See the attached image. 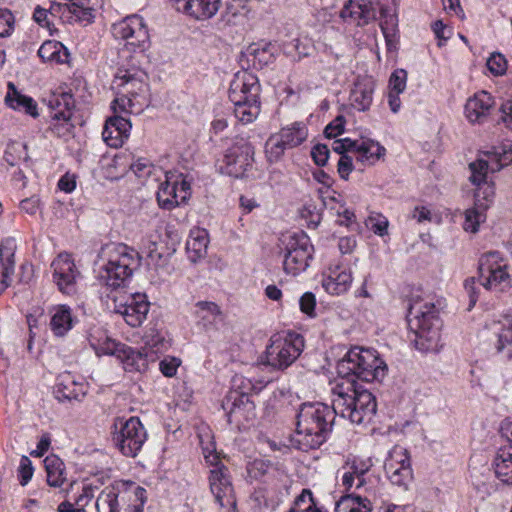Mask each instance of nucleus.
<instances>
[{
	"label": "nucleus",
	"mask_w": 512,
	"mask_h": 512,
	"mask_svg": "<svg viewBox=\"0 0 512 512\" xmlns=\"http://www.w3.org/2000/svg\"><path fill=\"white\" fill-rule=\"evenodd\" d=\"M333 393L332 408L323 403L301 406L297 417L296 441L303 448H316L322 444L335 415L362 424L369 422L376 413L377 404L372 393L357 389L349 380L336 382Z\"/></svg>",
	"instance_id": "obj_1"
},
{
	"label": "nucleus",
	"mask_w": 512,
	"mask_h": 512,
	"mask_svg": "<svg viewBox=\"0 0 512 512\" xmlns=\"http://www.w3.org/2000/svg\"><path fill=\"white\" fill-rule=\"evenodd\" d=\"M111 32L116 39L126 41L127 50L134 52L130 59L131 64L118 69L114 83L123 89V93L135 97L146 88L147 74L140 64L141 59L145 58V50L149 47L147 26L141 16L133 14L114 23Z\"/></svg>",
	"instance_id": "obj_2"
},
{
	"label": "nucleus",
	"mask_w": 512,
	"mask_h": 512,
	"mask_svg": "<svg viewBox=\"0 0 512 512\" xmlns=\"http://www.w3.org/2000/svg\"><path fill=\"white\" fill-rule=\"evenodd\" d=\"M261 86L256 75L240 71L234 75L229 87V99L234 105L235 117L243 124L253 122L261 110Z\"/></svg>",
	"instance_id": "obj_3"
},
{
	"label": "nucleus",
	"mask_w": 512,
	"mask_h": 512,
	"mask_svg": "<svg viewBox=\"0 0 512 512\" xmlns=\"http://www.w3.org/2000/svg\"><path fill=\"white\" fill-rule=\"evenodd\" d=\"M408 325L415 334L414 343L417 349L424 352H437L441 347L440 321L434 305L416 302L410 305Z\"/></svg>",
	"instance_id": "obj_4"
},
{
	"label": "nucleus",
	"mask_w": 512,
	"mask_h": 512,
	"mask_svg": "<svg viewBox=\"0 0 512 512\" xmlns=\"http://www.w3.org/2000/svg\"><path fill=\"white\" fill-rule=\"evenodd\" d=\"M385 364L378 358L376 352L370 349L352 348L338 364V374L343 380L351 381L359 390H364L356 383V378L362 381L371 382L384 376Z\"/></svg>",
	"instance_id": "obj_5"
},
{
	"label": "nucleus",
	"mask_w": 512,
	"mask_h": 512,
	"mask_svg": "<svg viewBox=\"0 0 512 512\" xmlns=\"http://www.w3.org/2000/svg\"><path fill=\"white\" fill-rule=\"evenodd\" d=\"M103 265L101 278L106 286L118 289L130 278L133 270L138 267L140 256L134 251H128L124 245L109 244L104 246L99 254Z\"/></svg>",
	"instance_id": "obj_6"
},
{
	"label": "nucleus",
	"mask_w": 512,
	"mask_h": 512,
	"mask_svg": "<svg viewBox=\"0 0 512 512\" xmlns=\"http://www.w3.org/2000/svg\"><path fill=\"white\" fill-rule=\"evenodd\" d=\"M304 349V338L297 333L274 334L266 348L263 363L275 370L287 369Z\"/></svg>",
	"instance_id": "obj_7"
},
{
	"label": "nucleus",
	"mask_w": 512,
	"mask_h": 512,
	"mask_svg": "<svg viewBox=\"0 0 512 512\" xmlns=\"http://www.w3.org/2000/svg\"><path fill=\"white\" fill-rule=\"evenodd\" d=\"M254 163V147L247 140L237 139L228 147L222 158L217 160V169L221 174L234 178L247 176Z\"/></svg>",
	"instance_id": "obj_8"
},
{
	"label": "nucleus",
	"mask_w": 512,
	"mask_h": 512,
	"mask_svg": "<svg viewBox=\"0 0 512 512\" xmlns=\"http://www.w3.org/2000/svg\"><path fill=\"white\" fill-rule=\"evenodd\" d=\"M229 422L244 424L265 414L264 402L258 393H232L223 402Z\"/></svg>",
	"instance_id": "obj_9"
},
{
	"label": "nucleus",
	"mask_w": 512,
	"mask_h": 512,
	"mask_svg": "<svg viewBox=\"0 0 512 512\" xmlns=\"http://www.w3.org/2000/svg\"><path fill=\"white\" fill-rule=\"evenodd\" d=\"M115 427H119L113 437L117 448L124 456L135 457L146 440V432L140 420L136 417L119 420Z\"/></svg>",
	"instance_id": "obj_10"
},
{
	"label": "nucleus",
	"mask_w": 512,
	"mask_h": 512,
	"mask_svg": "<svg viewBox=\"0 0 512 512\" xmlns=\"http://www.w3.org/2000/svg\"><path fill=\"white\" fill-rule=\"evenodd\" d=\"M94 349L98 356H116L127 371L143 372L147 369V354L144 356L141 351H135L123 344L116 343L111 338L99 339L98 343L94 345Z\"/></svg>",
	"instance_id": "obj_11"
},
{
	"label": "nucleus",
	"mask_w": 512,
	"mask_h": 512,
	"mask_svg": "<svg viewBox=\"0 0 512 512\" xmlns=\"http://www.w3.org/2000/svg\"><path fill=\"white\" fill-rule=\"evenodd\" d=\"M111 298L114 304V311L121 314L128 325L137 327L146 318L149 303L144 294L119 292L112 295Z\"/></svg>",
	"instance_id": "obj_12"
},
{
	"label": "nucleus",
	"mask_w": 512,
	"mask_h": 512,
	"mask_svg": "<svg viewBox=\"0 0 512 512\" xmlns=\"http://www.w3.org/2000/svg\"><path fill=\"white\" fill-rule=\"evenodd\" d=\"M486 156L488 159H478L469 164L471 181L483 180L485 172L491 171L494 173L512 164V148L510 145L495 148L493 151L487 152Z\"/></svg>",
	"instance_id": "obj_13"
},
{
	"label": "nucleus",
	"mask_w": 512,
	"mask_h": 512,
	"mask_svg": "<svg viewBox=\"0 0 512 512\" xmlns=\"http://www.w3.org/2000/svg\"><path fill=\"white\" fill-rule=\"evenodd\" d=\"M51 267L53 269V281L58 289L66 294L75 293L80 272L72 257L67 253H61L53 260Z\"/></svg>",
	"instance_id": "obj_14"
},
{
	"label": "nucleus",
	"mask_w": 512,
	"mask_h": 512,
	"mask_svg": "<svg viewBox=\"0 0 512 512\" xmlns=\"http://www.w3.org/2000/svg\"><path fill=\"white\" fill-rule=\"evenodd\" d=\"M487 172L483 176V180L477 182L471 181L477 186L474 192L475 206L464 212L466 224H483L486 221L485 211L492 203L495 191L492 184L488 183Z\"/></svg>",
	"instance_id": "obj_15"
},
{
	"label": "nucleus",
	"mask_w": 512,
	"mask_h": 512,
	"mask_svg": "<svg viewBox=\"0 0 512 512\" xmlns=\"http://www.w3.org/2000/svg\"><path fill=\"white\" fill-rule=\"evenodd\" d=\"M385 469L394 485L406 488L412 478L411 461L407 450L399 446L394 447L385 463Z\"/></svg>",
	"instance_id": "obj_16"
},
{
	"label": "nucleus",
	"mask_w": 512,
	"mask_h": 512,
	"mask_svg": "<svg viewBox=\"0 0 512 512\" xmlns=\"http://www.w3.org/2000/svg\"><path fill=\"white\" fill-rule=\"evenodd\" d=\"M210 489L219 505L234 510L236 499L232 484L226 474L224 466L213 468L210 471Z\"/></svg>",
	"instance_id": "obj_17"
},
{
	"label": "nucleus",
	"mask_w": 512,
	"mask_h": 512,
	"mask_svg": "<svg viewBox=\"0 0 512 512\" xmlns=\"http://www.w3.org/2000/svg\"><path fill=\"white\" fill-rule=\"evenodd\" d=\"M178 11L197 21L211 19L218 12L221 0H174Z\"/></svg>",
	"instance_id": "obj_18"
},
{
	"label": "nucleus",
	"mask_w": 512,
	"mask_h": 512,
	"mask_svg": "<svg viewBox=\"0 0 512 512\" xmlns=\"http://www.w3.org/2000/svg\"><path fill=\"white\" fill-rule=\"evenodd\" d=\"M131 127L129 119L125 117H109L105 122L102 138L109 147L119 148L128 139Z\"/></svg>",
	"instance_id": "obj_19"
},
{
	"label": "nucleus",
	"mask_w": 512,
	"mask_h": 512,
	"mask_svg": "<svg viewBox=\"0 0 512 512\" xmlns=\"http://www.w3.org/2000/svg\"><path fill=\"white\" fill-rule=\"evenodd\" d=\"M494 105L493 97L486 91L475 93L468 98L464 113L470 123H483Z\"/></svg>",
	"instance_id": "obj_20"
},
{
	"label": "nucleus",
	"mask_w": 512,
	"mask_h": 512,
	"mask_svg": "<svg viewBox=\"0 0 512 512\" xmlns=\"http://www.w3.org/2000/svg\"><path fill=\"white\" fill-rule=\"evenodd\" d=\"M371 464L358 459H347L341 468V483L346 490H350L356 482L360 488L365 484L364 474L369 471Z\"/></svg>",
	"instance_id": "obj_21"
},
{
	"label": "nucleus",
	"mask_w": 512,
	"mask_h": 512,
	"mask_svg": "<svg viewBox=\"0 0 512 512\" xmlns=\"http://www.w3.org/2000/svg\"><path fill=\"white\" fill-rule=\"evenodd\" d=\"M208 243V233L204 228L194 226L190 230L186 243V253L192 263H197L206 256Z\"/></svg>",
	"instance_id": "obj_22"
},
{
	"label": "nucleus",
	"mask_w": 512,
	"mask_h": 512,
	"mask_svg": "<svg viewBox=\"0 0 512 512\" xmlns=\"http://www.w3.org/2000/svg\"><path fill=\"white\" fill-rule=\"evenodd\" d=\"M16 245L13 239H6L0 244V294L10 284V275L14 269Z\"/></svg>",
	"instance_id": "obj_23"
},
{
	"label": "nucleus",
	"mask_w": 512,
	"mask_h": 512,
	"mask_svg": "<svg viewBox=\"0 0 512 512\" xmlns=\"http://www.w3.org/2000/svg\"><path fill=\"white\" fill-rule=\"evenodd\" d=\"M340 16L344 20H351L356 25L362 26L372 20L375 14L371 5L365 0H350L341 10Z\"/></svg>",
	"instance_id": "obj_24"
},
{
	"label": "nucleus",
	"mask_w": 512,
	"mask_h": 512,
	"mask_svg": "<svg viewBox=\"0 0 512 512\" xmlns=\"http://www.w3.org/2000/svg\"><path fill=\"white\" fill-rule=\"evenodd\" d=\"M5 103L10 108L25 112L33 118L39 115L36 101L32 97L22 94L12 82L8 83Z\"/></svg>",
	"instance_id": "obj_25"
},
{
	"label": "nucleus",
	"mask_w": 512,
	"mask_h": 512,
	"mask_svg": "<svg viewBox=\"0 0 512 512\" xmlns=\"http://www.w3.org/2000/svg\"><path fill=\"white\" fill-rule=\"evenodd\" d=\"M101 0H70L71 15L75 21L84 25L94 21Z\"/></svg>",
	"instance_id": "obj_26"
},
{
	"label": "nucleus",
	"mask_w": 512,
	"mask_h": 512,
	"mask_svg": "<svg viewBox=\"0 0 512 512\" xmlns=\"http://www.w3.org/2000/svg\"><path fill=\"white\" fill-rule=\"evenodd\" d=\"M38 56L44 62H55L59 64L68 63L70 53L68 49L59 41L47 40L38 50Z\"/></svg>",
	"instance_id": "obj_27"
},
{
	"label": "nucleus",
	"mask_w": 512,
	"mask_h": 512,
	"mask_svg": "<svg viewBox=\"0 0 512 512\" xmlns=\"http://www.w3.org/2000/svg\"><path fill=\"white\" fill-rule=\"evenodd\" d=\"M494 469L500 481L512 485V446L499 449L494 460Z\"/></svg>",
	"instance_id": "obj_28"
},
{
	"label": "nucleus",
	"mask_w": 512,
	"mask_h": 512,
	"mask_svg": "<svg viewBox=\"0 0 512 512\" xmlns=\"http://www.w3.org/2000/svg\"><path fill=\"white\" fill-rule=\"evenodd\" d=\"M280 241L286 250L312 252L309 237L297 227L282 233Z\"/></svg>",
	"instance_id": "obj_29"
},
{
	"label": "nucleus",
	"mask_w": 512,
	"mask_h": 512,
	"mask_svg": "<svg viewBox=\"0 0 512 512\" xmlns=\"http://www.w3.org/2000/svg\"><path fill=\"white\" fill-rule=\"evenodd\" d=\"M374 84L369 82L357 83L351 91V105L358 111H366L373 101Z\"/></svg>",
	"instance_id": "obj_30"
},
{
	"label": "nucleus",
	"mask_w": 512,
	"mask_h": 512,
	"mask_svg": "<svg viewBox=\"0 0 512 512\" xmlns=\"http://www.w3.org/2000/svg\"><path fill=\"white\" fill-rule=\"evenodd\" d=\"M385 148L372 139H361L357 150V160L363 164L373 165L385 155Z\"/></svg>",
	"instance_id": "obj_31"
},
{
	"label": "nucleus",
	"mask_w": 512,
	"mask_h": 512,
	"mask_svg": "<svg viewBox=\"0 0 512 512\" xmlns=\"http://www.w3.org/2000/svg\"><path fill=\"white\" fill-rule=\"evenodd\" d=\"M47 473V483L51 487H61L66 481L65 465L56 455H49L44 459Z\"/></svg>",
	"instance_id": "obj_32"
},
{
	"label": "nucleus",
	"mask_w": 512,
	"mask_h": 512,
	"mask_svg": "<svg viewBox=\"0 0 512 512\" xmlns=\"http://www.w3.org/2000/svg\"><path fill=\"white\" fill-rule=\"evenodd\" d=\"M46 101L49 109L51 110L50 115L57 114V116H60L59 113L67 116L73 115L75 100L71 93H53Z\"/></svg>",
	"instance_id": "obj_33"
},
{
	"label": "nucleus",
	"mask_w": 512,
	"mask_h": 512,
	"mask_svg": "<svg viewBox=\"0 0 512 512\" xmlns=\"http://www.w3.org/2000/svg\"><path fill=\"white\" fill-rule=\"evenodd\" d=\"M156 198L159 207L166 210H171L182 203L178 197L177 183H170L168 180L160 183Z\"/></svg>",
	"instance_id": "obj_34"
},
{
	"label": "nucleus",
	"mask_w": 512,
	"mask_h": 512,
	"mask_svg": "<svg viewBox=\"0 0 512 512\" xmlns=\"http://www.w3.org/2000/svg\"><path fill=\"white\" fill-rule=\"evenodd\" d=\"M277 134L290 149L302 144L308 136V131L305 124L295 122L291 126L282 128Z\"/></svg>",
	"instance_id": "obj_35"
},
{
	"label": "nucleus",
	"mask_w": 512,
	"mask_h": 512,
	"mask_svg": "<svg viewBox=\"0 0 512 512\" xmlns=\"http://www.w3.org/2000/svg\"><path fill=\"white\" fill-rule=\"evenodd\" d=\"M287 254L284 260V270L292 275H297L304 271L308 266V260L312 257V252L286 250Z\"/></svg>",
	"instance_id": "obj_36"
},
{
	"label": "nucleus",
	"mask_w": 512,
	"mask_h": 512,
	"mask_svg": "<svg viewBox=\"0 0 512 512\" xmlns=\"http://www.w3.org/2000/svg\"><path fill=\"white\" fill-rule=\"evenodd\" d=\"M247 51L253 57V64L263 67L275 60L277 48L271 43H257L250 45Z\"/></svg>",
	"instance_id": "obj_37"
},
{
	"label": "nucleus",
	"mask_w": 512,
	"mask_h": 512,
	"mask_svg": "<svg viewBox=\"0 0 512 512\" xmlns=\"http://www.w3.org/2000/svg\"><path fill=\"white\" fill-rule=\"evenodd\" d=\"M371 503L367 498L347 494L336 503V512H370Z\"/></svg>",
	"instance_id": "obj_38"
},
{
	"label": "nucleus",
	"mask_w": 512,
	"mask_h": 512,
	"mask_svg": "<svg viewBox=\"0 0 512 512\" xmlns=\"http://www.w3.org/2000/svg\"><path fill=\"white\" fill-rule=\"evenodd\" d=\"M61 116L50 115L49 131L56 137L68 140L73 136L74 124L72 123V116L60 114Z\"/></svg>",
	"instance_id": "obj_39"
},
{
	"label": "nucleus",
	"mask_w": 512,
	"mask_h": 512,
	"mask_svg": "<svg viewBox=\"0 0 512 512\" xmlns=\"http://www.w3.org/2000/svg\"><path fill=\"white\" fill-rule=\"evenodd\" d=\"M142 341L144 344L142 355L147 354V359L153 354L159 351L160 346H163L165 343V337L162 335L161 331L156 327H150L147 329L142 337Z\"/></svg>",
	"instance_id": "obj_40"
},
{
	"label": "nucleus",
	"mask_w": 512,
	"mask_h": 512,
	"mask_svg": "<svg viewBox=\"0 0 512 512\" xmlns=\"http://www.w3.org/2000/svg\"><path fill=\"white\" fill-rule=\"evenodd\" d=\"M72 326L70 309L67 306H59L51 319V327L58 336L64 335Z\"/></svg>",
	"instance_id": "obj_41"
},
{
	"label": "nucleus",
	"mask_w": 512,
	"mask_h": 512,
	"mask_svg": "<svg viewBox=\"0 0 512 512\" xmlns=\"http://www.w3.org/2000/svg\"><path fill=\"white\" fill-rule=\"evenodd\" d=\"M352 282V275L350 272H340L335 277H328L323 286L325 289L332 294H341L347 291L348 287Z\"/></svg>",
	"instance_id": "obj_42"
},
{
	"label": "nucleus",
	"mask_w": 512,
	"mask_h": 512,
	"mask_svg": "<svg viewBox=\"0 0 512 512\" xmlns=\"http://www.w3.org/2000/svg\"><path fill=\"white\" fill-rule=\"evenodd\" d=\"M286 149H289L278 134L271 135L265 144V153L269 162H278L284 155Z\"/></svg>",
	"instance_id": "obj_43"
},
{
	"label": "nucleus",
	"mask_w": 512,
	"mask_h": 512,
	"mask_svg": "<svg viewBox=\"0 0 512 512\" xmlns=\"http://www.w3.org/2000/svg\"><path fill=\"white\" fill-rule=\"evenodd\" d=\"M502 326L498 335V351L508 348V357H512V316H504L499 322Z\"/></svg>",
	"instance_id": "obj_44"
},
{
	"label": "nucleus",
	"mask_w": 512,
	"mask_h": 512,
	"mask_svg": "<svg viewBox=\"0 0 512 512\" xmlns=\"http://www.w3.org/2000/svg\"><path fill=\"white\" fill-rule=\"evenodd\" d=\"M462 216V212L456 211L453 214L446 213L445 219L440 217L439 219L435 214H432L431 211L425 207H415L412 213V219L417 222L429 221V222H442V221H458L457 217Z\"/></svg>",
	"instance_id": "obj_45"
},
{
	"label": "nucleus",
	"mask_w": 512,
	"mask_h": 512,
	"mask_svg": "<svg viewBox=\"0 0 512 512\" xmlns=\"http://www.w3.org/2000/svg\"><path fill=\"white\" fill-rule=\"evenodd\" d=\"M509 278L508 273L506 272V265L504 266H496L495 270H488L484 275V282L482 285L487 290L496 289L499 285Z\"/></svg>",
	"instance_id": "obj_46"
},
{
	"label": "nucleus",
	"mask_w": 512,
	"mask_h": 512,
	"mask_svg": "<svg viewBox=\"0 0 512 512\" xmlns=\"http://www.w3.org/2000/svg\"><path fill=\"white\" fill-rule=\"evenodd\" d=\"M55 393L59 399H77L79 397L78 386L74 381L67 379L56 385Z\"/></svg>",
	"instance_id": "obj_47"
},
{
	"label": "nucleus",
	"mask_w": 512,
	"mask_h": 512,
	"mask_svg": "<svg viewBox=\"0 0 512 512\" xmlns=\"http://www.w3.org/2000/svg\"><path fill=\"white\" fill-rule=\"evenodd\" d=\"M14 154L17 155L19 160L24 162H28L30 157L27 153V145L22 142H12L8 144L7 149L5 151V159L11 165H15L14 161L10 160V157H13Z\"/></svg>",
	"instance_id": "obj_48"
},
{
	"label": "nucleus",
	"mask_w": 512,
	"mask_h": 512,
	"mask_svg": "<svg viewBox=\"0 0 512 512\" xmlns=\"http://www.w3.org/2000/svg\"><path fill=\"white\" fill-rule=\"evenodd\" d=\"M117 507V495L113 492L102 493L96 501L98 512H117Z\"/></svg>",
	"instance_id": "obj_49"
},
{
	"label": "nucleus",
	"mask_w": 512,
	"mask_h": 512,
	"mask_svg": "<svg viewBox=\"0 0 512 512\" xmlns=\"http://www.w3.org/2000/svg\"><path fill=\"white\" fill-rule=\"evenodd\" d=\"M501 258L498 252H489L484 255L479 260V273L481 277H484L485 272L488 270H495L496 266H502L500 264Z\"/></svg>",
	"instance_id": "obj_50"
},
{
	"label": "nucleus",
	"mask_w": 512,
	"mask_h": 512,
	"mask_svg": "<svg viewBox=\"0 0 512 512\" xmlns=\"http://www.w3.org/2000/svg\"><path fill=\"white\" fill-rule=\"evenodd\" d=\"M407 72L404 69H396L390 76L389 87L390 92L400 94L406 88Z\"/></svg>",
	"instance_id": "obj_51"
},
{
	"label": "nucleus",
	"mask_w": 512,
	"mask_h": 512,
	"mask_svg": "<svg viewBox=\"0 0 512 512\" xmlns=\"http://www.w3.org/2000/svg\"><path fill=\"white\" fill-rule=\"evenodd\" d=\"M488 70L498 76L505 74L507 70V60L501 53H493L487 60Z\"/></svg>",
	"instance_id": "obj_52"
},
{
	"label": "nucleus",
	"mask_w": 512,
	"mask_h": 512,
	"mask_svg": "<svg viewBox=\"0 0 512 512\" xmlns=\"http://www.w3.org/2000/svg\"><path fill=\"white\" fill-rule=\"evenodd\" d=\"M14 16L7 9H0V37L9 36L14 29Z\"/></svg>",
	"instance_id": "obj_53"
},
{
	"label": "nucleus",
	"mask_w": 512,
	"mask_h": 512,
	"mask_svg": "<svg viewBox=\"0 0 512 512\" xmlns=\"http://www.w3.org/2000/svg\"><path fill=\"white\" fill-rule=\"evenodd\" d=\"M345 118L342 115L337 116L324 129L327 138H335L344 132Z\"/></svg>",
	"instance_id": "obj_54"
},
{
	"label": "nucleus",
	"mask_w": 512,
	"mask_h": 512,
	"mask_svg": "<svg viewBox=\"0 0 512 512\" xmlns=\"http://www.w3.org/2000/svg\"><path fill=\"white\" fill-rule=\"evenodd\" d=\"M152 167L153 165L147 158H138L130 165V169L139 178H144L150 175Z\"/></svg>",
	"instance_id": "obj_55"
},
{
	"label": "nucleus",
	"mask_w": 512,
	"mask_h": 512,
	"mask_svg": "<svg viewBox=\"0 0 512 512\" xmlns=\"http://www.w3.org/2000/svg\"><path fill=\"white\" fill-rule=\"evenodd\" d=\"M198 314L204 319L209 316L217 317L221 315L219 306L214 302L200 301L196 304Z\"/></svg>",
	"instance_id": "obj_56"
},
{
	"label": "nucleus",
	"mask_w": 512,
	"mask_h": 512,
	"mask_svg": "<svg viewBox=\"0 0 512 512\" xmlns=\"http://www.w3.org/2000/svg\"><path fill=\"white\" fill-rule=\"evenodd\" d=\"M329 148L325 144H317L311 150V156L318 166H325L329 159Z\"/></svg>",
	"instance_id": "obj_57"
},
{
	"label": "nucleus",
	"mask_w": 512,
	"mask_h": 512,
	"mask_svg": "<svg viewBox=\"0 0 512 512\" xmlns=\"http://www.w3.org/2000/svg\"><path fill=\"white\" fill-rule=\"evenodd\" d=\"M181 361L178 358L175 357H166L163 359L160 364L159 368L160 371L166 376V377H172L176 374L178 367L180 366Z\"/></svg>",
	"instance_id": "obj_58"
},
{
	"label": "nucleus",
	"mask_w": 512,
	"mask_h": 512,
	"mask_svg": "<svg viewBox=\"0 0 512 512\" xmlns=\"http://www.w3.org/2000/svg\"><path fill=\"white\" fill-rule=\"evenodd\" d=\"M33 19L42 27L51 30L54 26L53 19L50 17L49 11L45 8L37 6L33 13Z\"/></svg>",
	"instance_id": "obj_59"
},
{
	"label": "nucleus",
	"mask_w": 512,
	"mask_h": 512,
	"mask_svg": "<svg viewBox=\"0 0 512 512\" xmlns=\"http://www.w3.org/2000/svg\"><path fill=\"white\" fill-rule=\"evenodd\" d=\"M20 484L26 485L33 475V467L27 456H22L19 466Z\"/></svg>",
	"instance_id": "obj_60"
},
{
	"label": "nucleus",
	"mask_w": 512,
	"mask_h": 512,
	"mask_svg": "<svg viewBox=\"0 0 512 512\" xmlns=\"http://www.w3.org/2000/svg\"><path fill=\"white\" fill-rule=\"evenodd\" d=\"M337 170L339 173V176L347 180L350 173L353 171V160L352 157L349 155H342L340 156L337 164Z\"/></svg>",
	"instance_id": "obj_61"
},
{
	"label": "nucleus",
	"mask_w": 512,
	"mask_h": 512,
	"mask_svg": "<svg viewBox=\"0 0 512 512\" xmlns=\"http://www.w3.org/2000/svg\"><path fill=\"white\" fill-rule=\"evenodd\" d=\"M156 244H157L156 239H152L150 241L148 258L156 267H162V266L166 265L167 257L165 255H163L161 252L157 251Z\"/></svg>",
	"instance_id": "obj_62"
},
{
	"label": "nucleus",
	"mask_w": 512,
	"mask_h": 512,
	"mask_svg": "<svg viewBox=\"0 0 512 512\" xmlns=\"http://www.w3.org/2000/svg\"><path fill=\"white\" fill-rule=\"evenodd\" d=\"M432 30L439 40L438 46H442L451 37V30L448 29L441 20H437L432 25Z\"/></svg>",
	"instance_id": "obj_63"
},
{
	"label": "nucleus",
	"mask_w": 512,
	"mask_h": 512,
	"mask_svg": "<svg viewBox=\"0 0 512 512\" xmlns=\"http://www.w3.org/2000/svg\"><path fill=\"white\" fill-rule=\"evenodd\" d=\"M499 111V121L503 122L507 128L512 129V101L504 102Z\"/></svg>",
	"instance_id": "obj_64"
}]
</instances>
